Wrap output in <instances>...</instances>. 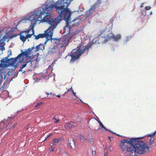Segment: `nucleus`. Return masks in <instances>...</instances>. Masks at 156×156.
<instances>
[{"label":"nucleus","mask_w":156,"mask_h":156,"mask_svg":"<svg viewBox=\"0 0 156 156\" xmlns=\"http://www.w3.org/2000/svg\"><path fill=\"white\" fill-rule=\"evenodd\" d=\"M66 89L67 90V92L71 91V90H73V88H72V87H71L69 89H67V88H66Z\"/></svg>","instance_id":"473e14b6"},{"label":"nucleus","mask_w":156,"mask_h":156,"mask_svg":"<svg viewBox=\"0 0 156 156\" xmlns=\"http://www.w3.org/2000/svg\"><path fill=\"white\" fill-rule=\"evenodd\" d=\"M8 52H9V56L10 55H12V52H11V51H8Z\"/></svg>","instance_id":"e433bc0d"},{"label":"nucleus","mask_w":156,"mask_h":156,"mask_svg":"<svg viewBox=\"0 0 156 156\" xmlns=\"http://www.w3.org/2000/svg\"><path fill=\"white\" fill-rule=\"evenodd\" d=\"M19 62L21 63V64H22L21 66L20 67V69L19 70V72H22V69L26 67L28 63L30 62L31 64L32 63V62L30 61V60H25V59H23V58L22 59L20 58V60H19Z\"/></svg>","instance_id":"6e6552de"},{"label":"nucleus","mask_w":156,"mask_h":156,"mask_svg":"<svg viewBox=\"0 0 156 156\" xmlns=\"http://www.w3.org/2000/svg\"><path fill=\"white\" fill-rule=\"evenodd\" d=\"M71 92H72V93H73V94L75 93L74 92V91L73 90H71Z\"/></svg>","instance_id":"a18cd8bd"},{"label":"nucleus","mask_w":156,"mask_h":156,"mask_svg":"<svg viewBox=\"0 0 156 156\" xmlns=\"http://www.w3.org/2000/svg\"><path fill=\"white\" fill-rule=\"evenodd\" d=\"M73 0H58L54 4L48 6L47 4L42 7V10L35 11L37 15L42 19V16L46 15L42 20L50 25L48 28L54 31L60 22L63 18L66 21H70L72 12L68 7Z\"/></svg>","instance_id":"f257e3e1"},{"label":"nucleus","mask_w":156,"mask_h":156,"mask_svg":"<svg viewBox=\"0 0 156 156\" xmlns=\"http://www.w3.org/2000/svg\"><path fill=\"white\" fill-rule=\"evenodd\" d=\"M68 92H67V91L66 92H65V94H66V93H67Z\"/></svg>","instance_id":"6e6d98bb"},{"label":"nucleus","mask_w":156,"mask_h":156,"mask_svg":"<svg viewBox=\"0 0 156 156\" xmlns=\"http://www.w3.org/2000/svg\"><path fill=\"white\" fill-rule=\"evenodd\" d=\"M97 6L98 4L97 3H95L93 5H91L90 8L88 10V12L90 13V14L91 13L93 12L94 10Z\"/></svg>","instance_id":"ddd939ff"},{"label":"nucleus","mask_w":156,"mask_h":156,"mask_svg":"<svg viewBox=\"0 0 156 156\" xmlns=\"http://www.w3.org/2000/svg\"><path fill=\"white\" fill-rule=\"evenodd\" d=\"M86 140V138H85V139H84V140Z\"/></svg>","instance_id":"052dcab7"},{"label":"nucleus","mask_w":156,"mask_h":156,"mask_svg":"<svg viewBox=\"0 0 156 156\" xmlns=\"http://www.w3.org/2000/svg\"><path fill=\"white\" fill-rule=\"evenodd\" d=\"M25 128H26V129H28V126H27L25 127Z\"/></svg>","instance_id":"79ce46f5"},{"label":"nucleus","mask_w":156,"mask_h":156,"mask_svg":"<svg viewBox=\"0 0 156 156\" xmlns=\"http://www.w3.org/2000/svg\"><path fill=\"white\" fill-rule=\"evenodd\" d=\"M143 6V5H141V6H140V7H141Z\"/></svg>","instance_id":"13d9d810"},{"label":"nucleus","mask_w":156,"mask_h":156,"mask_svg":"<svg viewBox=\"0 0 156 156\" xmlns=\"http://www.w3.org/2000/svg\"><path fill=\"white\" fill-rule=\"evenodd\" d=\"M110 132H112H112L110 131ZM112 133H113V134H115V135L116 134V133H113V132H112Z\"/></svg>","instance_id":"5fc2aeb1"},{"label":"nucleus","mask_w":156,"mask_h":156,"mask_svg":"<svg viewBox=\"0 0 156 156\" xmlns=\"http://www.w3.org/2000/svg\"><path fill=\"white\" fill-rule=\"evenodd\" d=\"M19 35L20 40L23 42L26 41L27 39L30 38L32 35V34H27L23 31H21Z\"/></svg>","instance_id":"0eeeda50"},{"label":"nucleus","mask_w":156,"mask_h":156,"mask_svg":"<svg viewBox=\"0 0 156 156\" xmlns=\"http://www.w3.org/2000/svg\"><path fill=\"white\" fill-rule=\"evenodd\" d=\"M42 104L43 103L42 102H40L37 103V105L35 106V108L37 109V108L39 107L40 105H42Z\"/></svg>","instance_id":"5701e85b"},{"label":"nucleus","mask_w":156,"mask_h":156,"mask_svg":"<svg viewBox=\"0 0 156 156\" xmlns=\"http://www.w3.org/2000/svg\"><path fill=\"white\" fill-rule=\"evenodd\" d=\"M2 47L3 48H4V47H3V46H2Z\"/></svg>","instance_id":"680f3d73"},{"label":"nucleus","mask_w":156,"mask_h":156,"mask_svg":"<svg viewBox=\"0 0 156 156\" xmlns=\"http://www.w3.org/2000/svg\"><path fill=\"white\" fill-rule=\"evenodd\" d=\"M59 121V120L58 119H56V121L54 122V123H56Z\"/></svg>","instance_id":"72a5a7b5"},{"label":"nucleus","mask_w":156,"mask_h":156,"mask_svg":"<svg viewBox=\"0 0 156 156\" xmlns=\"http://www.w3.org/2000/svg\"><path fill=\"white\" fill-rule=\"evenodd\" d=\"M37 49V51H38L40 50H42L44 48V47L43 44H40L39 45L35 47Z\"/></svg>","instance_id":"dca6fc26"},{"label":"nucleus","mask_w":156,"mask_h":156,"mask_svg":"<svg viewBox=\"0 0 156 156\" xmlns=\"http://www.w3.org/2000/svg\"><path fill=\"white\" fill-rule=\"evenodd\" d=\"M54 145V143H51L50 144V146L51 147H52Z\"/></svg>","instance_id":"c9c22d12"},{"label":"nucleus","mask_w":156,"mask_h":156,"mask_svg":"<svg viewBox=\"0 0 156 156\" xmlns=\"http://www.w3.org/2000/svg\"><path fill=\"white\" fill-rule=\"evenodd\" d=\"M68 146L71 149H73L75 147V141L73 139H70L68 140Z\"/></svg>","instance_id":"f8f14e48"},{"label":"nucleus","mask_w":156,"mask_h":156,"mask_svg":"<svg viewBox=\"0 0 156 156\" xmlns=\"http://www.w3.org/2000/svg\"><path fill=\"white\" fill-rule=\"evenodd\" d=\"M73 94L74 95V96L75 97H76V93H74V94Z\"/></svg>","instance_id":"c03bdc74"},{"label":"nucleus","mask_w":156,"mask_h":156,"mask_svg":"<svg viewBox=\"0 0 156 156\" xmlns=\"http://www.w3.org/2000/svg\"><path fill=\"white\" fill-rule=\"evenodd\" d=\"M108 138H109V140H110V141H111V139H110V137H108Z\"/></svg>","instance_id":"864d4df0"},{"label":"nucleus","mask_w":156,"mask_h":156,"mask_svg":"<svg viewBox=\"0 0 156 156\" xmlns=\"http://www.w3.org/2000/svg\"><path fill=\"white\" fill-rule=\"evenodd\" d=\"M72 29L71 27L70 26L69 27L67 26H65V28L64 29V32H66V35L69 34L71 31V29Z\"/></svg>","instance_id":"4468645a"},{"label":"nucleus","mask_w":156,"mask_h":156,"mask_svg":"<svg viewBox=\"0 0 156 156\" xmlns=\"http://www.w3.org/2000/svg\"><path fill=\"white\" fill-rule=\"evenodd\" d=\"M156 133V130L154 132L152 133L151 134H149L148 135H147L146 136H147L148 137H153L154 136Z\"/></svg>","instance_id":"aec40b11"},{"label":"nucleus","mask_w":156,"mask_h":156,"mask_svg":"<svg viewBox=\"0 0 156 156\" xmlns=\"http://www.w3.org/2000/svg\"><path fill=\"white\" fill-rule=\"evenodd\" d=\"M51 135H52V134L51 133H50V134H49V135L48 136H51Z\"/></svg>","instance_id":"3c124183"},{"label":"nucleus","mask_w":156,"mask_h":156,"mask_svg":"<svg viewBox=\"0 0 156 156\" xmlns=\"http://www.w3.org/2000/svg\"><path fill=\"white\" fill-rule=\"evenodd\" d=\"M91 46V44L87 45L84 47L80 45L77 47V49L73 50L69 55V56L71 57L70 62H74L75 61L77 60L83 53L85 51L89 50Z\"/></svg>","instance_id":"7ed1b4c3"},{"label":"nucleus","mask_w":156,"mask_h":156,"mask_svg":"<svg viewBox=\"0 0 156 156\" xmlns=\"http://www.w3.org/2000/svg\"><path fill=\"white\" fill-rule=\"evenodd\" d=\"M55 95V94H54L53 95V96H54Z\"/></svg>","instance_id":"4d7b16f0"},{"label":"nucleus","mask_w":156,"mask_h":156,"mask_svg":"<svg viewBox=\"0 0 156 156\" xmlns=\"http://www.w3.org/2000/svg\"><path fill=\"white\" fill-rule=\"evenodd\" d=\"M56 52L55 51V49L54 48L50 49L48 51V54L51 55L53 54V53H55Z\"/></svg>","instance_id":"6ab92c4d"},{"label":"nucleus","mask_w":156,"mask_h":156,"mask_svg":"<svg viewBox=\"0 0 156 156\" xmlns=\"http://www.w3.org/2000/svg\"><path fill=\"white\" fill-rule=\"evenodd\" d=\"M61 140V139L60 138L58 139H54L53 140V142L54 143H58L59 141Z\"/></svg>","instance_id":"412c9836"},{"label":"nucleus","mask_w":156,"mask_h":156,"mask_svg":"<svg viewBox=\"0 0 156 156\" xmlns=\"http://www.w3.org/2000/svg\"><path fill=\"white\" fill-rule=\"evenodd\" d=\"M28 18V20L31 21V23L29 26V29L32 30V33L31 34L33 35L34 33V28L35 25L37 21L41 20V18H40V16L36 15L35 11L30 13Z\"/></svg>","instance_id":"20e7f679"},{"label":"nucleus","mask_w":156,"mask_h":156,"mask_svg":"<svg viewBox=\"0 0 156 156\" xmlns=\"http://www.w3.org/2000/svg\"><path fill=\"white\" fill-rule=\"evenodd\" d=\"M15 29V28H12L11 30L9 32H10L9 33H12L13 32L14 30Z\"/></svg>","instance_id":"7c9ffc66"},{"label":"nucleus","mask_w":156,"mask_h":156,"mask_svg":"<svg viewBox=\"0 0 156 156\" xmlns=\"http://www.w3.org/2000/svg\"><path fill=\"white\" fill-rule=\"evenodd\" d=\"M26 72V71H23V72H22V73H25Z\"/></svg>","instance_id":"09e8293b"},{"label":"nucleus","mask_w":156,"mask_h":156,"mask_svg":"<svg viewBox=\"0 0 156 156\" xmlns=\"http://www.w3.org/2000/svg\"><path fill=\"white\" fill-rule=\"evenodd\" d=\"M93 139L92 138H90L88 140V141L89 142H90L91 143H92V142H93Z\"/></svg>","instance_id":"c756f323"},{"label":"nucleus","mask_w":156,"mask_h":156,"mask_svg":"<svg viewBox=\"0 0 156 156\" xmlns=\"http://www.w3.org/2000/svg\"><path fill=\"white\" fill-rule=\"evenodd\" d=\"M154 139L153 138H151L150 139V141L149 142L148 144L149 145L152 146H155L156 145L153 142L154 141Z\"/></svg>","instance_id":"a211bd4d"},{"label":"nucleus","mask_w":156,"mask_h":156,"mask_svg":"<svg viewBox=\"0 0 156 156\" xmlns=\"http://www.w3.org/2000/svg\"><path fill=\"white\" fill-rule=\"evenodd\" d=\"M29 48H28L24 51H22L21 53L18 56V57L20 58L21 59L23 58L25 60H29L30 61H31L32 58L30 55H32V54Z\"/></svg>","instance_id":"423d86ee"},{"label":"nucleus","mask_w":156,"mask_h":156,"mask_svg":"<svg viewBox=\"0 0 156 156\" xmlns=\"http://www.w3.org/2000/svg\"><path fill=\"white\" fill-rule=\"evenodd\" d=\"M1 32L0 31V38H1L2 37L1 34ZM6 38V37L5 35L3 37L2 39L0 40V44H1L2 43H4V42L5 41V40Z\"/></svg>","instance_id":"f3484780"},{"label":"nucleus","mask_w":156,"mask_h":156,"mask_svg":"<svg viewBox=\"0 0 156 156\" xmlns=\"http://www.w3.org/2000/svg\"><path fill=\"white\" fill-rule=\"evenodd\" d=\"M150 14L151 15H152V12H150Z\"/></svg>","instance_id":"603ef678"},{"label":"nucleus","mask_w":156,"mask_h":156,"mask_svg":"<svg viewBox=\"0 0 156 156\" xmlns=\"http://www.w3.org/2000/svg\"><path fill=\"white\" fill-rule=\"evenodd\" d=\"M102 32H103L102 31H101L100 32V34H102Z\"/></svg>","instance_id":"8fccbe9b"},{"label":"nucleus","mask_w":156,"mask_h":156,"mask_svg":"<svg viewBox=\"0 0 156 156\" xmlns=\"http://www.w3.org/2000/svg\"><path fill=\"white\" fill-rule=\"evenodd\" d=\"M18 35V34H17V35H15V34H14L13 35H12L11 36H10V37L11 38H13V37H16Z\"/></svg>","instance_id":"2f4dec72"},{"label":"nucleus","mask_w":156,"mask_h":156,"mask_svg":"<svg viewBox=\"0 0 156 156\" xmlns=\"http://www.w3.org/2000/svg\"><path fill=\"white\" fill-rule=\"evenodd\" d=\"M31 30L30 29H28L27 30L24 31H22L23 32L25 33L26 34H29V33L30 32V31Z\"/></svg>","instance_id":"bb28decb"},{"label":"nucleus","mask_w":156,"mask_h":156,"mask_svg":"<svg viewBox=\"0 0 156 156\" xmlns=\"http://www.w3.org/2000/svg\"><path fill=\"white\" fill-rule=\"evenodd\" d=\"M132 36H129L127 37L126 39V41L127 42L128 41H129V40L131 38Z\"/></svg>","instance_id":"cd10ccee"},{"label":"nucleus","mask_w":156,"mask_h":156,"mask_svg":"<svg viewBox=\"0 0 156 156\" xmlns=\"http://www.w3.org/2000/svg\"><path fill=\"white\" fill-rule=\"evenodd\" d=\"M20 58L18 57V56L15 58H9L7 60V62H9L10 64L12 66H14L16 62H19Z\"/></svg>","instance_id":"9b49d317"},{"label":"nucleus","mask_w":156,"mask_h":156,"mask_svg":"<svg viewBox=\"0 0 156 156\" xmlns=\"http://www.w3.org/2000/svg\"><path fill=\"white\" fill-rule=\"evenodd\" d=\"M144 137L132 138L122 140L120 145L121 150L126 153V152H129L130 154L136 152L140 154H143L147 151H149V148L147 144L143 141L138 140Z\"/></svg>","instance_id":"f03ea898"},{"label":"nucleus","mask_w":156,"mask_h":156,"mask_svg":"<svg viewBox=\"0 0 156 156\" xmlns=\"http://www.w3.org/2000/svg\"><path fill=\"white\" fill-rule=\"evenodd\" d=\"M121 38V36L119 34L115 36L114 34H112L111 36L109 37L108 38L105 40L104 42H106L108 41H109L112 39H113L115 41H118L120 40Z\"/></svg>","instance_id":"9d476101"},{"label":"nucleus","mask_w":156,"mask_h":156,"mask_svg":"<svg viewBox=\"0 0 156 156\" xmlns=\"http://www.w3.org/2000/svg\"><path fill=\"white\" fill-rule=\"evenodd\" d=\"M46 93L47 94V97L48 96L49 94H52V93H47V92Z\"/></svg>","instance_id":"4c0bfd02"},{"label":"nucleus","mask_w":156,"mask_h":156,"mask_svg":"<svg viewBox=\"0 0 156 156\" xmlns=\"http://www.w3.org/2000/svg\"><path fill=\"white\" fill-rule=\"evenodd\" d=\"M98 122L100 124V125L101 126V129L105 128V127L100 120L99 121H98Z\"/></svg>","instance_id":"b1692460"},{"label":"nucleus","mask_w":156,"mask_h":156,"mask_svg":"<svg viewBox=\"0 0 156 156\" xmlns=\"http://www.w3.org/2000/svg\"><path fill=\"white\" fill-rule=\"evenodd\" d=\"M12 125V123H9L8 125L7 126V128L9 129L11 128Z\"/></svg>","instance_id":"a878e982"},{"label":"nucleus","mask_w":156,"mask_h":156,"mask_svg":"<svg viewBox=\"0 0 156 156\" xmlns=\"http://www.w3.org/2000/svg\"><path fill=\"white\" fill-rule=\"evenodd\" d=\"M56 96L58 98H60V96L59 95H57Z\"/></svg>","instance_id":"37998d69"},{"label":"nucleus","mask_w":156,"mask_h":156,"mask_svg":"<svg viewBox=\"0 0 156 156\" xmlns=\"http://www.w3.org/2000/svg\"><path fill=\"white\" fill-rule=\"evenodd\" d=\"M77 125L76 123L73 122H67L65 123L64 127L67 129H70L77 126Z\"/></svg>","instance_id":"1a4fd4ad"},{"label":"nucleus","mask_w":156,"mask_h":156,"mask_svg":"<svg viewBox=\"0 0 156 156\" xmlns=\"http://www.w3.org/2000/svg\"><path fill=\"white\" fill-rule=\"evenodd\" d=\"M30 49V51L31 52V53L32 54V55H33V54H35L37 52V49L36 47H33L31 48H29Z\"/></svg>","instance_id":"2eb2a0df"},{"label":"nucleus","mask_w":156,"mask_h":156,"mask_svg":"<svg viewBox=\"0 0 156 156\" xmlns=\"http://www.w3.org/2000/svg\"><path fill=\"white\" fill-rule=\"evenodd\" d=\"M151 9V7L149 6H146L145 7V9L146 10H148Z\"/></svg>","instance_id":"c85d7f7f"},{"label":"nucleus","mask_w":156,"mask_h":156,"mask_svg":"<svg viewBox=\"0 0 156 156\" xmlns=\"http://www.w3.org/2000/svg\"><path fill=\"white\" fill-rule=\"evenodd\" d=\"M107 131H109L108 130V129H106L105 127V128H104Z\"/></svg>","instance_id":"de8ad7c7"},{"label":"nucleus","mask_w":156,"mask_h":156,"mask_svg":"<svg viewBox=\"0 0 156 156\" xmlns=\"http://www.w3.org/2000/svg\"><path fill=\"white\" fill-rule=\"evenodd\" d=\"M53 33V31L48 29L44 33L39 34L37 35H34L35 39L38 40L40 38L45 37L47 40H50L52 38Z\"/></svg>","instance_id":"39448f33"},{"label":"nucleus","mask_w":156,"mask_h":156,"mask_svg":"<svg viewBox=\"0 0 156 156\" xmlns=\"http://www.w3.org/2000/svg\"><path fill=\"white\" fill-rule=\"evenodd\" d=\"M50 151H54V149L52 148V147H51V148H50Z\"/></svg>","instance_id":"f704fd0d"},{"label":"nucleus","mask_w":156,"mask_h":156,"mask_svg":"<svg viewBox=\"0 0 156 156\" xmlns=\"http://www.w3.org/2000/svg\"><path fill=\"white\" fill-rule=\"evenodd\" d=\"M76 34L75 33H71V35H70V36H69V38L70 39H72L73 38V36L75 35Z\"/></svg>","instance_id":"393cba45"},{"label":"nucleus","mask_w":156,"mask_h":156,"mask_svg":"<svg viewBox=\"0 0 156 156\" xmlns=\"http://www.w3.org/2000/svg\"><path fill=\"white\" fill-rule=\"evenodd\" d=\"M117 135V136H120L119 135Z\"/></svg>","instance_id":"bf43d9fd"},{"label":"nucleus","mask_w":156,"mask_h":156,"mask_svg":"<svg viewBox=\"0 0 156 156\" xmlns=\"http://www.w3.org/2000/svg\"><path fill=\"white\" fill-rule=\"evenodd\" d=\"M107 153H105L104 156H107Z\"/></svg>","instance_id":"a19ab883"},{"label":"nucleus","mask_w":156,"mask_h":156,"mask_svg":"<svg viewBox=\"0 0 156 156\" xmlns=\"http://www.w3.org/2000/svg\"><path fill=\"white\" fill-rule=\"evenodd\" d=\"M110 21L111 23H112L113 22V19H111L110 20Z\"/></svg>","instance_id":"58836bf2"},{"label":"nucleus","mask_w":156,"mask_h":156,"mask_svg":"<svg viewBox=\"0 0 156 156\" xmlns=\"http://www.w3.org/2000/svg\"><path fill=\"white\" fill-rule=\"evenodd\" d=\"M9 57V55H8L7 56L5 57V59H2L1 60V62L4 63L6 62V61L7 62V60L8 59V58Z\"/></svg>","instance_id":"4be33fe9"},{"label":"nucleus","mask_w":156,"mask_h":156,"mask_svg":"<svg viewBox=\"0 0 156 156\" xmlns=\"http://www.w3.org/2000/svg\"><path fill=\"white\" fill-rule=\"evenodd\" d=\"M80 138L81 139H83V136H81L80 137Z\"/></svg>","instance_id":"ea45409f"},{"label":"nucleus","mask_w":156,"mask_h":156,"mask_svg":"<svg viewBox=\"0 0 156 156\" xmlns=\"http://www.w3.org/2000/svg\"><path fill=\"white\" fill-rule=\"evenodd\" d=\"M53 119L55 120L56 119L55 117H54L53 118Z\"/></svg>","instance_id":"49530a36"}]
</instances>
